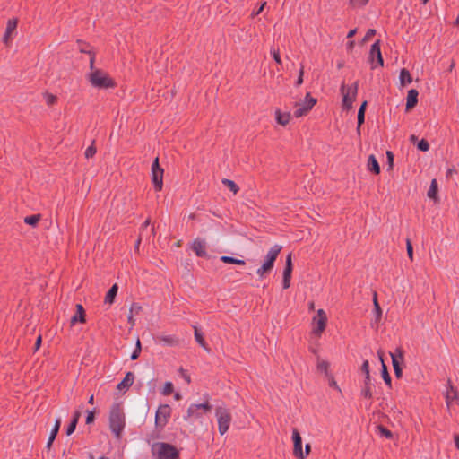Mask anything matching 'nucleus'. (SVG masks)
<instances>
[{
    "instance_id": "obj_1",
    "label": "nucleus",
    "mask_w": 459,
    "mask_h": 459,
    "mask_svg": "<svg viewBox=\"0 0 459 459\" xmlns=\"http://www.w3.org/2000/svg\"><path fill=\"white\" fill-rule=\"evenodd\" d=\"M90 72L86 74V79L93 88L109 89L114 88L116 83L114 80L103 70L95 68L94 56L90 58Z\"/></svg>"
},
{
    "instance_id": "obj_2",
    "label": "nucleus",
    "mask_w": 459,
    "mask_h": 459,
    "mask_svg": "<svg viewBox=\"0 0 459 459\" xmlns=\"http://www.w3.org/2000/svg\"><path fill=\"white\" fill-rule=\"evenodd\" d=\"M126 425L125 414L119 403L112 405L109 414V427L117 438H120Z\"/></svg>"
},
{
    "instance_id": "obj_3",
    "label": "nucleus",
    "mask_w": 459,
    "mask_h": 459,
    "mask_svg": "<svg viewBox=\"0 0 459 459\" xmlns=\"http://www.w3.org/2000/svg\"><path fill=\"white\" fill-rule=\"evenodd\" d=\"M152 453L156 459H179L176 447L164 442L154 443L152 446Z\"/></svg>"
},
{
    "instance_id": "obj_4",
    "label": "nucleus",
    "mask_w": 459,
    "mask_h": 459,
    "mask_svg": "<svg viewBox=\"0 0 459 459\" xmlns=\"http://www.w3.org/2000/svg\"><path fill=\"white\" fill-rule=\"evenodd\" d=\"M212 406L208 401L203 403H192L186 411V415L184 416L185 420L195 421L201 419L204 414L211 411Z\"/></svg>"
},
{
    "instance_id": "obj_5",
    "label": "nucleus",
    "mask_w": 459,
    "mask_h": 459,
    "mask_svg": "<svg viewBox=\"0 0 459 459\" xmlns=\"http://www.w3.org/2000/svg\"><path fill=\"white\" fill-rule=\"evenodd\" d=\"M215 416L218 422L219 432L222 436L230 429L232 420L231 412L226 406L221 405L216 408Z\"/></svg>"
},
{
    "instance_id": "obj_6",
    "label": "nucleus",
    "mask_w": 459,
    "mask_h": 459,
    "mask_svg": "<svg viewBox=\"0 0 459 459\" xmlns=\"http://www.w3.org/2000/svg\"><path fill=\"white\" fill-rule=\"evenodd\" d=\"M358 87V82H355L348 88H346L344 83L342 84L341 92L342 94V108L344 109L349 110L352 108L353 101L357 96Z\"/></svg>"
},
{
    "instance_id": "obj_7",
    "label": "nucleus",
    "mask_w": 459,
    "mask_h": 459,
    "mask_svg": "<svg viewBox=\"0 0 459 459\" xmlns=\"http://www.w3.org/2000/svg\"><path fill=\"white\" fill-rule=\"evenodd\" d=\"M316 99L311 97L310 93H307L305 100L295 105L293 116L299 118L307 115V112L316 104Z\"/></svg>"
},
{
    "instance_id": "obj_8",
    "label": "nucleus",
    "mask_w": 459,
    "mask_h": 459,
    "mask_svg": "<svg viewBox=\"0 0 459 459\" xmlns=\"http://www.w3.org/2000/svg\"><path fill=\"white\" fill-rule=\"evenodd\" d=\"M171 415V408L168 404H161L159 406L155 413V426L162 429L168 423Z\"/></svg>"
},
{
    "instance_id": "obj_9",
    "label": "nucleus",
    "mask_w": 459,
    "mask_h": 459,
    "mask_svg": "<svg viewBox=\"0 0 459 459\" xmlns=\"http://www.w3.org/2000/svg\"><path fill=\"white\" fill-rule=\"evenodd\" d=\"M369 62L371 64H374L375 60L377 61V64L380 66L384 65V60L381 54L380 49V41L377 40L375 43L372 44L369 51V56H368ZM377 65H372V69H375Z\"/></svg>"
},
{
    "instance_id": "obj_10",
    "label": "nucleus",
    "mask_w": 459,
    "mask_h": 459,
    "mask_svg": "<svg viewBox=\"0 0 459 459\" xmlns=\"http://www.w3.org/2000/svg\"><path fill=\"white\" fill-rule=\"evenodd\" d=\"M281 248H282V247L278 244H275L274 246H273L270 248V250L268 251V253L266 254L263 264L265 267L272 270L273 268L274 262L277 259Z\"/></svg>"
},
{
    "instance_id": "obj_11",
    "label": "nucleus",
    "mask_w": 459,
    "mask_h": 459,
    "mask_svg": "<svg viewBox=\"0 0 459 459\" xmlns=\"http://www.w3.org/2000/svg\"><path fill=\"white\" fill-rule=\"evenodd\" d=\"M292 441H293V455L298 459H305V455L302 450V439L297 429H292Z\"/></svg>"
},
{
    "instance_id": "obj_12",
    "label": "nucleus",
    "mask_w": 459,
    "mask_h": 459,
    "mask_svg": "<svg viewBox=\"0 0 459 459\" xmlns=\"http://www.w3.org/2000/svg\"><path fill=\"white\" fill-rule=\"evenodd\" d=\"M326 322L327 316L325 312L323 309H318L316 317H314V323L316 324V326L313 329L314 333L320 335L325 329Z\"/></svg>"
},
{
    "instance_id": "obj_13",
    "label": "nucleus",
    "mask_w": 459,
    "mask_h": 459,
    "mask_svg": "<svg viewBox=\"0 0 459 459\" xmlns=\"http://www.w3.org/2000/svg\"><path fill=\"white\" fill-rule=\"evenodd\" d=\"M292 261H291V254H289L286 257V264L283 270V277H282V288L284 290L290 288V279L292 273Z\"/></svg>"
},
{
    "instance_id": "obj_14",
    "label": "nucleus",
    "mask_w": 459,
    "mask_h": 459,
    "mask_svg": "<svg viewBox=\"0 0 459 459\" xmlns=\"http://www.w3.org/2000/svg\"><path fill=\"white\" fill-rule=\"evenodd\" d=\"M446 402L447 406L452 404L459 405V392L455 390L451 385H448L446 392Z\"/></svg>"
},
{
    "instance_id": "obj_15",
    "label": "nucleus",
    "mask_w": 459,
    "mask_h": 459,
    "mask_svg": "<svg viewBox=\"0 0 459 459\" xmlns=\"http://www.w3.org/2000/svg\"><path fill=\"white\" fill-rule=\"evenodd\" d=\"M163 169L152 170V182L156 191H160L163 186Z\"/></svg>"
},
{
    "instance_id": "obj_16",
    "label": "nucleus",
    "mask_w": 459,
    "mask_h": 459,
    "mask_svg": "<svg viewBox=\"0 0 459 459\" xmlns=\"http://www.w3.org/2000/svg\"><path fill=\"white\" fill-rule=\"evenodd\" d=\"M192 250L195 253L198 257H206V243L202 239H195L192 244Z\"/></svg>"
},
{
    "instance_id": "obj_17",
    "label": "nucleus",
    "mask_w": 459,
    "mask_h": 459,
    "mask_svg": "<svg viewBox=\"0 0 459 459\" xmlns=\"http://www.w3.org/2000/svg\"><path fill=\"white\" fill-rule=\"evenodd\" d=\"M156 342L164 346H177L178 345V338L176 335H160L156 338Z\"/></svg>"
},
{
    "instance_id": "obj_18",
    "label": "nucleus",
    "mask_w": 459,
    "mask_h": 459,
    "mask_svg": "<svg viewBox=\"0 0 459 459\" xmlns=\"http://www.w3.org/2000/svg\"><path fill=\"white\" fill-rule=\"evenodd\" d=\"M418 96H419V92L415 89H411L408 91L407 98H406V109L407 110L413 108L417 105Z\"/></svg>"
},
{
    "instance_id": "obj_19",
    "label": "nucleus",
    "mask_w": 459,
    "mask_h": 459,
    "mask_svg": "<svg viewBox=\"0 0 459 459\" xmlns=\"http://www.w3.org/2000/svg\"><path fill=\"white\" fill-rule=\"evenodd\" d=\"M76 309H77L76 314L71 317V325H74L78 322H80V323L85 322V311H84L82 305L77 304Z\"/></svg>"
},
{
    "instance_id": "obj_20",
    "label": "nucleus",
    "mask_w": 459,
    "mask_h": 459,
    "mask_svg": "<svg viewBox=\"0 0 459 459\" xmlns=\"http://www.w3.org/2000/svg\"><path fill=\"white\" fill-rule=\"evenodd\" d=\"M134 381V375L132 372H127L124 379L117 385V388L120 391L129 388Z\"/></svg>"
},
{
    "instance_id": "obj_21",
    "label": "nucleus",
    "mask_w": 459,
    "mask_h": 459,
    "mask_svg": "<svg viewBox=\"0 0 459 459\" xmlns=\"http://www.w3.org/2000/svg\"><path fill=\"white\" fill-rule=\"evenodd\" d=\"M193 329H194V335H195V342L203 348L206 351H210V348L208 347L205 340H204V337L203 335V333L200 332V330L198 329V327L196 325H192Z\"/></svg>"
},
{
    "instance_id": "obj_22",
    "label": "nucleus",
    "mask_w": 459,
    "mask_h": 459,
    "mask_svg": "<svg viewBox=\"0 0 459 459\" xmlns=\"http://www.w3.org/2000/svg\"><path fill=\"white\" fill-rule=\"evenodd\" d=\"M392 358V364L394 369L396 368L401 367V364L403 361V350L400 348H397L394 352L391 353Z\"/></svg>"
},
{
    "instance_id": "obj_23",
    "label": "nucleus",
    "mask_w": 459,
    "mask_h": 459,
    "mask_svg": "<svg viewBox=\"0 0 459 459\" xmlns=\"http://www.w3.org/2000/svg\"><path fill=\"white\" fill-rule=\"evenodd\" d=\"M17 27V20L10 19L7 22L6 30L4 35V41L7 43L9 39L11 38L12 33L16 30Z\"/></svg>"
},
{
    "instance_id": "obj_24",
    "label": "nucleus",
    "mask_w": 459,
    "mask_h": 459,
    "mask_svg": "<svg viewBox=\"0 0 459 459\" xmlns=\"http://www.w3.org/2000/svg\"><path fill=\"white\" fill-rule=\"evenodd\" d=\"M60 426H61V418H57L56 420L55 426L52 429V430L50 432V435L48 437V443H47V448H50L52 443L56 439V435H57V433L59 431Z\"/></svg>"
},
{
    "instance_id": "obj_25",
    "label": "nucleus",
    "mask_w": 459,
    "mask_h": 459,
    "mask_svg": "<svg viewBox=\"0 0 459 459\" xmlns=\"http://www.w3.org/2000/svg\"><path fill=\"white\" fill-rule=\"evenodd\" d=\"M366 107H367V101H364L359 110H358V115H357V119H358V126H357V132H358V134H360V126L361 125L364 123L365 121V111H366Z\"/></svg>"
},
{
    "instance_id": "obj_26",
    "label": "nucleus",
    "mask_w": 459,
    "mask_h": 459,
    "mask_svg": "<svg viewBox=\"0 0 459 459\" xmlns=\"http://www.w3.org/2000/svg\"><path fill=\"white\" fill-rule=\"evenodd\" d=\"M368 169L375 174L380 173V166L373 154L369 155L368 159Z\"/></svg>"
},
{
    "instance_id": "obj_27",
    "label": "nucleus",
    "mask_w": 459,
    "mask_h": 459,
    "mask_svg": "<svg viewBox=\"0 0 459 459\" xmlns=\"http://www.w3.org/2000/svg\"><path fill=\"white\" fill-rule=\"evenodd\" d=\"M372 379L371 377L369 378V380H368L367 378H365L364 380V386L363 388L361 389V395L365 398H368V399H371L372 398Z\"/></svg>"
},
{
    "instance_id": "obj_28",
    "label": "nucleus",
    "mask_w": 459,
    "mask_h": 459,
    "mask_svg": "<svg viewBox=\"0 0 459 459\" xmlns=\"http://www.w3.org/2000/svg\"><path fill=\"white\" fill-rule=\"evenodd\" d=\"M399 80L401 86L404 87L412 82V77L407 69L403 68L400 72Z\"/></svg>"
},
{
    "instance_id": "obj_29",
    "label": "nucleus",
    "mask_w": 459,
    "mask_h": 459,
    "mask_svg": "<svg viewBox=\"0 0 459 459\" xmlns=\"http://www.w3.org/2000/svg\"><path fill=\"white\" fill-rule=\"evenodd\" d=\"M275 117L278 124L286 126L290 121V114L289 112L282 113L281 110L277 109L275 111Z\"/></svg>"
},
{
    "instance_id": "obj_30",
    "label": "nucleus",
    "mask_w": 459,
    "mask_h": 459,
    "mask_svg": "<svg viewBox=\"0 0 459 459\" xmlns=\"http://www.w3.org/2000/svg\"><path fill=\"white\" fill-rule=\"evenodd\" d=\"M118 287L117 284H114L107 292L105 296V303L112 304L114 302L115 297L117 294Z\"/></svg>"
},
{
    "instance_id": "obj_31",
    "label": "nucleus",
    "mask_w": 459,
    "mask_h": 459,
    "mask_svg": "<svg viewBox=\"0 0 459 459\" xmlns=\"http://www.w3.org/2000/svg\"><path fill=\"white\" fill-rule=\"evenodd\" d=\"M221 261L225 264H238V265H245L246 262L242 259H238L232 256L228 255H222L221 256Z\"/></svg>"
},
{
    "instance_id": "obj_32",
    "label": "nucleus",
    "mask_w": 459,
    "mask_h": 459,
    "mask_svg": "<svg viewBox=\"0 0 459 459\" xmlns=\"http://www.w3.org/2000/svg\"><path fill=\"white\" fill-rule=\"evenodd\" d=\"M222 184L227 186L234 195H236L239 191V187L238 185L230 179L224 178L222 179Z\"/></svg>"
},
{
    "instance_id": "obj_33",
    "label": "nucleus",
    "mask_w": 459,
    "mask_h": 459,
    "mask_svg": "<svg viewBox=\"0 0 459 459\" xmlns=\"http://www.w3.org/2000/svg\"><path fill=\"white\" fill-rule=\"evenodd\" d=\"M380 360L382 362V372H381L382 377L386 385H391V377L387 371V368H386L385 364L384 363V360L381 356H380Z\"/></svg>"
},
{
    "instance_id": "obj_34",
    "label": "nucleus",
    "mask_w": 459,
    "mask_h": 459,
    "mask_svg": "<svg viewBox=\"0 0 459 459\" xmlns=\"http://www.w3.org/2000/svg\"><path fill=\"white\" fill-rule=\"evenodd\" d=\"M437 193V182L436 179H432L429 191L428 196L431 199H435Z\"/></svg>"
},
{
    "instance_id": "obj_35",
    "label": "nucleus",
    "mask_w": 459,
    "mask_h": 459,
    "mask_svg": "<svg viewBox=\"0 0 459 459\" xmlns=\"http://www.w3.org/2000/svg\"><path fill=\"white\" fill-rule=\"evenodd\" d=\"M377 429H378V433H379L380 436L385 437H386L388 439H391L393 437L392 431L387 429L384 426L379 425L377 427Z\"/></svg>"
},
{
    "instance_id": "obj_36",
    "label": "nucleus",
    "mask_w": 459,
    "mask_h": 459,
    "mask_svg": "<svg viewBox=\"0 0 459 459\" xmlns=\"http://www.w3.org/2000/svg\"><path fill=\"white\" fill-rule=\"evenodd\" d=\"M373 301H374V312L376 314V318L377 320L380 318L381 315H382V310H381V307L377 302V293L375 292L374 293V299H373Z\"/></svg>"
},
{
    "instance_id": "obj_37",
    "label": "nucleus",
    "mask_w": 459,
    "mask_h": 459,
    "mask_svg": "<svg viewBox=\"0 0 459 459\" xmlns=\"http://www.w3.org/2000/svg\"><path fill=\"white\" fill-rule=\"evenodd\" d=\"M80 51L82 52V53L88 54L90 56V58L92 56L95 57V53L93 52L92 48L90 45H88V44L83 43L80 47Z\"/></svg>"
},
{
    "instance_id": "obj_38",
    "label": "nucleus",
    "mask_w": 459,
    "mask_h": 459,
    "mask_svg": "<svg viewBox=\"0 0 459 459\" xmlns=\"http://www.w3.org/2000/svg\"><path fill=\"white\" fill-rule=\"evenodd\" d=\"M417 148L421 152H428L429 150V143L427 140L421 139L420 142H418Z\"/></svg>"
},
{
    "instance_id": "obj_39",
    "label": "nucleus",
    "mask_w": 459,
    "mask_h": 459,
    "mask_svg": "<svg viewBox=\"0 0 459 459\" xmlns=\"http://www.w3.org/2000/svg\"><path fill=\"white\" fill-rule=\"evenodd\" d=\"M360 369L365 374V378L369 380V378L371 377H370V373H369V363H368V360H364V362L361 365Z\"/></svg>"
},
{
    "instance_id": "obj_40",
    "label": "nucleus",
    "mask_w": 459,
    "mask_h": 459,
    "mask_svg": "<svg viewBox=\"0 0 459 459\" xmlns=\"http://www.w3.org/2000/svg\"><path fill=\"white\" fill-rule=\"evenodd\" d=\"M173 392V385L171 382H166L163 388H162V391H161V394H164V395H169L171 394Z\"/></svg>"
},
{
    "instance_id": "obj_41",
    "label": "nucleus",
    "mask_w": 459,
    "mask_h": 459,
    "mask_svg": "<svg viewBox=\"0 0 459 459\" xmlns=\"http://www.w3.org/2000/svg\"><path fill=\"white\" fill-rule=\"evenodd\" d=\"M328 367H329V364L327 361L320 360L317 362V369L320 372H324L325 375H327Z\"/></svg>"
},
{
    "instance_id": "obj_42",
    "label": "nucleus",
    "mask_w": 459,
    "mask_h": 459,
    "mask_svg": "<svg viewBox=\"0 0 459 459\" xmlns=\"http://www.w3.org/2000/svg\"><path fill=\"white\" fill-rule=\"evenodd\" d=\"M93 144H94V141L92 142L91 145V146H89V147L86 149V151H85L84 155H85V157H86L87 159L92 158V157L95 155L96 152H97V150H96V148L94 147V145H93Z\"/></svg>"
},
{
    "instance_id": "obj_43",
    "label": "nucleus",
    "mask_w": 459,
    "mask_h": 459,
    "mask_svg": "<svg viewBox=\"0 0 459 459\" xmlns=\"http://www.w3.org/2000/svg\"><path fill=\"white\" fill-rule=\"evenodd\" d=\"M76 425H77V420L76 419H72L70 424L68 425V427L66 429V435L67 436H70V435H72L74 433V431L76 429Z\"/></svg>"
},
{
    "instance_id": "obj_44",
    "label": "nucleus",
    "mask_w": 459,
    "mask_h": 459,
    "mask_svg": "<svg viewBox=\"0 0 459 459\" xmlns=\"http://www.w3.org/2000/svg\"><path fill=\"white\" fill-rule=\"evenodd\" d=\"M44 100L48 106H51L56 102V97L51 93H45Z\"/></svg>"
},
{
    "instance_id": "obj_45",
    "label": "nucleus",
    "mask_w": 459,
    "mask_h": 459,
    "mask_svg": "<svg viewBox=\"0 0 459 459\" xmlns=\"http://www.w3.org/2000/svg\"><path fill=\"white\" fill-rule=\"evenodd\" d=\"M369 0H350V4L353 7H362L365 6Z\"/></svg>"
},
{
    "instance_id": "obj_46",
    "label": "nucleus",
    "mask_w": 459,
    "mask_h": 459,
    "mask_svg": "<svg viewBox=\"0 0 459 459\" xmlns=\"http://www.w3.org/2000/svg\"><path fill=\"white\" fill-rule=\"evenodd\" d=\"M140 352H141V342H140L139 340H137V342H136V349L131 354V359L134 360V359H138V357L140 355Z\"/></svg>"
},
{
    "instance_id": "obj_47",
    "label": "nucleus",
    "mask_w": 459,
    "mask_h": 459,
    "mask_svg": "<svg viewBox=\"0 0 459 459\" xmlns=\"http://www.w3.org/2000/svg\"><path fill=\"white\" fill-rule=\"evenodd\" d=\"M406 250H407L409 258L411 259V261H412L413 260V247H412V245H411V242L410 241V239L406 240Z\"/></svg>"
},
{
    "instance_id": "obj_48",
    "label": "nucleus",
    "mask_w": 459,
    "mask_h": 459,
    "mask_svg": "<svg viewBox=\"0 0 459 459\" xmlns=\"http://www.w3.org/2000/svg\"><path fill=\"white\" fill-rule=\"evenodd\" d=\"M271 54L274 59V61L281 65V56H280V52H279V49H275V48H272L271 49Z\"/></svg>"
},
{
    "instance_id": "obj_49",
    "label": "nucleus",
    "mask_w": 459,
    "mask_h": 459,
    "mask_svg": "<svg viewBox=\"0 0 459 459\" xmlns=\"http://www.w3.org/2000/svg\"><path fill=\"white\" fill-rule=\"evenodd\" d=\"M303 74H304V67H303V65H301L299 72L298 79L296 81V86H300L303 83Z\"/></svg>"
},
{
    "instance_id": "obj_50",
    "label": "nucleus",
    "mask_w": 459,
    "mask_h": 459,
    "mask_svg": "<svg viewBox=\"0 0 459 459\" xmlns=\"http://www.w3.org/2000/svg\"><path fill=\"white\" fill-rule=\"evenodd\" d=\"M41 218L40 214L30 215V227H35Z\"/></svg>"
},
{
    "instance_id": "obj_51",
    "label": "nucleus",
    "mask_w": 459,
    "mask_h": 459,
    "mask_svg": "<svg viewBox=\"0 0 459 459\" xmlns=\"http://www.w3.org/2000/svg\"><path fill=\"white\" fill-rule=\"evenodd\" d=\"M375 34H376V30H374V29L368 30L362 41L365 42V41L369 40Z\"/></svg>"
},
{
    "instance_id": "obj_52",
    "label": "nucleus",
    "mask_w": 459,
    "mask_h": 459,
    "mask_svg": "<svg viewBox=\"0 0 459 459\" xmlns=\"http://www.w3.org/2000/svg\"><path fill=\"white\" fill-rule=\"evenodd\" d=\"M271 270L267 267H265L264 264H262L261 267H259L257 270H256V273L257 275H259L260 277H263L264 273H269Z\"/></svg>"
},
{
    "instance_id": "obj_53",
    "label": "nucleus",
    "mask_w": 459,
    "mask_h": 459,
    "mask_svg": "<svg viewBox=\"0 0 459 459\" xmlns=\"http://www.w3.org/2000/svg\"><path fill=\"white\" fill-rule=\"evenodd\" d=\"M93 420H94V412L92 411H88L87 416H86V423L90 424V423L93 422Z\"/></svg>"
},
{
    "instance_id": "obj_54",
    "label": "nucleus",
    "mask_w": 459,
    "mask_h": 459,
    "mask_svg": "<svg viewBox=\"0 0 459 459\" xmlns=\"http://www.w3.org/2000/svg\"><path fill=\"white\" fill-rule=\"evenodd\" d=\"M179 372L182 376V377L189 384L191 382V378H190V376L187 375V373L186 372V370H184L182 368L179 369Z\"/></svg>"
},
{
    "instance_id": "obj_55",
    "label": "nucleus",
    "mask_w": 459,
    "mask_h": 459,
    "mask_svg": "<svg viewBox=\"0 0 459 459\" xmlns=\"http://www.w3.org/2000/svg\"><path fill=\"white\" fill-rule=\"evenodd\" d=\"M386 156H387L389 167L392 168L393 167V162H394V154H393L392 152L387 151L386 152Z\"/></svg>"
},
{
    "instance_id": "obj_56",
    "label": "nucleus",
    "mask_w": 459,
    "mask_h": 459,
    "mask_svg": "<svg viewBox=\"0 0 459 459\" xmlns=\"http://www.w3.org/2000/svg\"><path fill=\"white\" fill-rule=\"evenodd\" d=\"M162 169L160 164H159V158H155V160H153L152 164V170H156V169Z\"/></svg>"
},
{
    "instance_id": "obj_57",
    "label": "nucleus",
    "mask_w": 459,
    "mask_h": 459,
    "mask_svg": "<svg viewBox=\"0 0 459 459\" xmlns=\"http://www.w3.org/2000/svg\"><path fill=\"white\" fill-rule=\"evenodd\" d=\"M394 371L395 377H396L397 378L402 377V376H403V369H402V367H399V368H394Z\"/></svg>"
},
{
    "instance_id": "obj_58",
    "label": "nucleus",
    "mask_w": 459,
    "mask_h": 459,
    "mask_svg": "<svg viewBox=\"0 0 459 459\" xmlns=\"http://www.w3.org/2000/svg\"><path fill=\"white\" fill-rule=\"evenodd\" d=\"M265 4H266V2H264V3L260 5V7H259V8H257V10H256V11H255V12L253 13V14H254V15H258L259 13H261L263 12V10H264V8Z\"/></svg>"
},
{
    "instance_id": "obj_59",
    "label": "nucleus",
    "mask_w": 459,
    "mask_h": 459,
    "mask_svg": "<svg viewBox=\"0 0 459 459\" xmlns=\"http://www.w3.org/2000/svg\"><path fill=\"white\" fill-rule=\"evenodd\" d=\"M41 341H42V339H41V335H39V336L37 337V339H36V342H35V350H38V349L40 347V345H41Z\"/></svg>"
},
{
    "instance_id": "obj_60",
    "label": "nucleus",
    "mask_w": 459,
    "mask_h": 459,
    "mask_svg": "<svg viewBox=\"0 0 459 459\" xmlns=\"http://www.w3.org/2000/svg\"><path fill=\"white\" fill-rule=\"evenodd\" d=\"M454 441H455V445L456 449L459 450V434H455L454 435Z\"/></svg>"
},
{
    "instance_id": "obj_61",
    "label": "nucleus",
    "mask_w": 459,
    "mask_h": 459,
    "mask_svg": "<svg viewBox=\"0 0 459 459\" xmlns=\"http://www.w3.org/2000/svg\"><path fill=\"white\" fill-rule=\"evenodd\" d=\"M310 450H311V446L309 444H307L305 446V451H303L304 455H305V458L307 456V455L310 453Z\"/></svg>"
},
{
    "instance_id": "obj_62",
    "label": "nucleus",
    "mask_w": 459,
    "mask_h": 459,
    "mask_svg": "<svg viewBox=\"0 0 459 459\" xmlns=\"http://www.w3.org/2000/svg\"><path fill=\"white\" fill-rule=\"evenodd\" d=\"M356 29L351 30L347 34V38H352L356 34Z\"/></svg>"
},
{
    "instance_id": "obj_63",
    "label": "nucleus",
    "mask_w": 459,
    "mask_h": 459,
    "mask_svg": "<svg viewBox=\"0 0 459 459\" xmlns=\"http://www.w3.org/2000/svg\"><path fill=\"white\" fill-rule=\"evenodd\" d=\"M417 141H418V138H417V136H416V135L411 134V135L410 136V142H411V143H416V142H417Z\"/></svg>"
},
{
    "instance_id": "obj_64",
    "label": "nucleus",
    "mask_w": 459,
    "mask_h": 459,
    "mask_svg": "<svg viewBox=\"0 0 459 459\" xmlns=\"http://www.w3.org/2000/svg\"><path fill=\"white\" fill-rule=\"evenodd\" d=\"M80 417H81V413H80V411H77L74 412L73 419H76L78 421Z\"/></svg>"
}]
</instances>
